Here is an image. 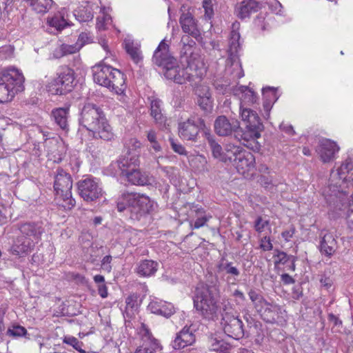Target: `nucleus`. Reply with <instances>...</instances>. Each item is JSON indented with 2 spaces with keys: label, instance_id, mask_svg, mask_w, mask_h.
<instances>
[{
  "label": "nucleus",
  "instance_id": "f257e3e1",
  "mask_svg": "<svg viewBox=\"0 0 353 353\" xmlns=\"http://www.w3.org/2000/svg\"><path fill=\"white\" fill-rule=\"evenodd\" d=\"M80 124L92 132L93 137L110 141L113 139L112 128L100 108L92 103L85 104L81 111Z\"/></svg>",
  "mask_w": 353,
  "mask_h": 353
},
{
  "label": "nucleus",
  "instance_id": "f03ea898",
  "mask_svg": "<svg viewBox=\"0 0 353 353\" xmlns=\"http://www.w3.org/2000/svg\"><path fill=\"white\" fill-rule=\"evenodd\" d=\"M352 170L353 161L347 159L336 171L332 170L329 185L323 191V195L330 205H335L338 199L341 201L347 195L349 192L346 188H353V180L347 181L344 176Z\"/></svg>",
  "mask_w": 353,
  "mask_h": 353
},
{
  "label": "nucleus",
  "instance_id": "7ed1b4c3",
  "mask_svg": "<svg viewBox=\"0 0 353 353\" xmlns=\"http://www.w3.org/2000/svg\"><path fill=\"white\" fill-rule=\"evenodd\" d=\"M94 81L117 94H122L126 88L124 74L105 62H101L92 68Z\"/></svg>",
  "mask_w": 353,
  "mask_h": 353
},
{
  "label": "nucleus",
  "instance_id": "20e7f679",
  "mask_svg": "<svg viewBox=\"0 0 353 353\" xmlns=\"http://www.w3.org/2000/svg\"><path fill=\"white\" fill-rule=\"evenodd\" d=\"M117 206L119 212L127 211L132 219L139 220L153 210L154 202L145 195L128 192L118 199Z\"/></svg>",
  "mask_w": 353,
  "mask_h": 353
},
{
  "label": "nucleus",
  "instance_id": "39448f33",
  "mask_svg": "<svg viewBox=\"0 0 353 353\" xmlns=\"http://www.w3.org/2000/svg\"><path fill=\"white\" fill-rule=\"evenodd\" d=\"M219 287L216 284H206L196 288L194 305L203 317L212 319L219 311Z\"/></svg>",
  "mask_w": 353,
  "mask_h": 353
},
{
  "label": "nucleus",
  "instance_id": "423d86ee",
  "mask_svg": "<svg viewBox=\"0 0 353 353\" xmlns=\"http://www.w3.org/2000/svg\"><path fill=\"white\" fill-rule=\"evenodd\" d=\"M24 77L18 70L10 68L0 74V103L11 101L15 94L23 91Z\"/></svg>",
  "mask_w": 353,
  "mask_h": 353
},
{
  "label": "nucleus",
  "instance_id": "0eeeda50",
  "mask_svg": "<svg viewBox=\"0 0 353 353\" xmlns=\"http://www.w3.org/2000/svg\"><path fill=\"white\" fill-rule=\"evenodd\" d=\"M163 69L165 78L179 84L194 81L197 79H201L203 75L200 66L189 61L187 66L184 67L179 65L175 59Z\"/></svg>",
  "mask_w": 353,
  "mask_h": 353
},
{
  "label": "nucleus",
  "instance_id": "6e6552de",
  "mask_svg": "<svg viewBox=\"0 0 353 353\" xmlns=\"http://www.w3.org/2000/svg\"><path fill=\"white\" fill-rule=\"evenodd\" d=\"M163 69L165 78L179 84L194 81L197 79H201L203 75L200 66L189 61L187 66L184 67L179 65L175 59Z\"/></svg>",
  "mask_w": 353,
  "mask_h": 353
},
{
  "label": "nucleus",
  "instance_id": "1a4fd4ad",
  "mask_svg": "<svg viewBox=\"0 0 353 353\" xmlns=\"http://www.w3.org/2000/svg\"><path fill=\"white\" fill-rule=\"evenodd\" d=\"M240 23L237 21L232 23V31L229 41L228 59L226 62L225 71L234 79H240L244 73L239 61V51L241 49L240 34L239 29Z\"/></svg>",
  "mask_w": 353,
  "mask_h": 353
},
{
  "label": "nucleus",
  "instance_id": "9d476101",
  "mask_svg": "<svg viewBox=\"0 0 353 353\" xmlns=\"http://www.w3.org/2000/svg\"><path fill=\"white\" fill-rule=\"evenodd\" d=\"M205 139L207 140L213 157L225 163H234L243 149L232 143H227L223 148L216 142L214 137L209 132L205 131Z\"/></svg>",
  "mask_w": 353,
  "mask_h": 353
},
{
  "label": "nucleus",
  "instance_id": "9b49d317",
  "mask_svg": "<svg viewBox=\"0 0 353 353\" xmlns=\"http://www.w3.org/2000/svg\"><path fill=\"white\" fill-rule=\"evenodd\" d=\"M240 115L242 121L246 123L245 129L241 134L242 140L248 141L260 138L263 125L257 113L248 107L240 105Z\"/></svg>",
  "mask_w": 353,
  "mask_h": 353
},
{
  "label": "nucleus",
  "instance_id": "f8f14e48",
  "mask_svg": "<svg viewBox=\"0 0 353 353\" xmlns=\"http://www.w3.org/2000/svg\"><path fill=\"white\" fill-rule=\"evenodd\" d=\"M72 181L70 175L61 168L57 169L54 188L57 196L65 203L63 204L64 208H72L75 205V200L72 198Z\"/></svg>",
  "mask_w": 353,
  "mask_h": 353
},
{
  "label": "nucleus",
  "instance_id": "ddd939ff",
  "mask_svg": "<svg viewBox=\"0 0 353 353\" xmlns=\"http://www.w3.org/2000/svg\"><path fill=\"white\" fill-rule=\"evenodd\" d=\"M74 71L70 68H64L47 86L48 91L52 94L63 95L71 92L74 86Z\"/></svg>",
  "mask_w": 353,
  "mask_h": 353
},
{
  "label": "nucleus",
  "instance_id": "4468645a",
  "mask_svg": "<svg viewBox=\"0 0 353 353\" xmlns=\"http://www.w3.org/2000/svg\"><path fill=\"white\" fill-rule=\"evenodd\" d=\"M205 128V121L196 116H191L186 121L179 123V134L188 141H196L200 129Z\"/></svg>",
  "mask_w": 353,
  "mask_h": 353
},
{
  "label": "nucleus",
  "instance_id": "2eb2a0df",
  "mask_svg": "<svg viewBox=\"0 0 353 353\" xmlns=\"http://www.w3.org/2000/svg\"><path fill=\"white\" fill-rule=\"evenodd\" d=\"M79 194L84 201L91 202L101 198L103 190L97 179L87 177L77 183Z\"/></svg>",
  "mask_w": 353,
  "mask_h": 353
},
{
  "label": "nucleus",
  "instance_id": "dca6fc26",
  "mask_svg": "<svg viewBox=\"0 0 353 353\" xmlns=\"http://www.w3.org/2000/svg\"><path fill=\"white\" fill-rule=\"evenodd\" d=\"M221 325L224 332L230 337L239 339L244 336L242 321L236 316L229 314L223 316Z\"/></svg>",
  "mask_w": 353,
  "mask_h": 353
},
{
  "label": "nucleus",
  "instance_id": "f3484780",
  "mask_svg": "<svg viewBox=\"0 0 353 353\" xmlns=\"http://www.w3.org/2000/svg\"><path fill=\"white\" fill-rule=\"evenodd\" d=\"M258 313L267 323H274L284 319L285 310L276 303L267 302Z\"/></svg>",
  "mask_w": 353,
  "mask_h": 353
},
{
  "label": "nucleus",
  "instance_id": "a211bd4d",
  "mask_svg": "<svg viewBox=\"0 0 353 353\" xmlns=\"http://www.w3.org/2000/svg\"><path fill=\"white\" fill-rule=\"evenodd\" d=\"M19 230L21 233V236L34 245L40 241L43 232V229L40 224L30 222L21 224Z\"/></svg>",
  "mask_w": 353,
  "mask_h": 353
},
{
  "label": "nucleus",
  "instance_id": "6ab92c4d",
  "mask_svg": "<svg viewBox=\"0 0 353 353\" xmlns=\"http://www.w3.org/2000/svg\"><path fill=\"white\" fill-rule=\"evenodd\" d=\"M214 131L221 137L228 136L233 131L240 128L239 122L236 121L231 123L225 116H219L214 121Z\"/></svg>",
  "mask_w": 353,
  "mask_h": 353
},
{
  "label": "nucleus",
  "instance_id": "aec40b11",
  "mask_svg": "<svg viewBox=\"0 0 353 353\" xmlns=\"http://www.w3.org/2000/svg\"><path fill=\"white\" fill-rule=\"evenodd\" d=\"M169 46L163 39L159 45L153 55V62L163 68L175 59L169 52Z\"/></svg>",
  "mask_w": 353,
  "mask_h": 353
},
{
  "label": "nucleus",
  "instance_id": "412c9836",
  "mask_svg": "<svg viewBox=\"0 0 353 353\" xmlns=\"http://www.w3.org/2000/svg\"><path fill=\"white\" fill-rule=\"evenodd\" d=\"M179 23L183 32L195 39H198L200 37V30L198 28L196 20L191 13H182L179 19Z\"/></svg>",
  "mask_w": 353,
  "mask_h": 353
},
{
  "label": "nucleus",
  "instance_id": "4be33fe9",
  "mask_svg": "<svg viewBox=\"0 0 353 353\" xmlns=\"http://www.w3.org/2000/svg\"><path fill=\"white\" fill-rule=\"evenodd\" d=\"M254 164L255 157L254 154L243 150L232 165L239 173L244 174L250 171L254 167Z\"/></svg>",
  "mask_w": 353,
  "mask_h": 353
},
{
  "label": "nucleus",
  "instance_id": "5701e85b",
  "mask_svg": "<svg viewBox=\"0 0 353 353\" xmlns=\"http://www.w3.org/2000/svg\"><path fill=\"white\" fill-rule=\"evenodd\" d=\"M339 150L336 143L330 139H323L320 142L319 154L324 163L332 161Z\"/></svg>",
  "mask_w": 353,
  "mask_h": 353
},
{
  "label": "nucleus",
  "instance_id": "b1692460",
  "mask_svg": "<svg viewBox=\"0 0 353 353\" xmlns=\"http://www.w3.org/2000/svg\"><path fill=\"white\" fill-rule=\"evenodd\" d=\"M259 9V3L256 0H242L235 7V14L241 19L249 17L252 12Z\"/></svg>",
  "mask_w": 353,
  "mask_h": 353
},
{
  "label": "nucleus",
  "instance_id": "393cba45",
  "mask_svg": "<svg viewBox=\"0 0 353 353\" xmlns=\"http://www.w3.org/2000/svg\"><path fill=\"white\" fill-rule=\"evenodd\" d=\"M320 242V251L323 254L330 257L337 249V242L332 233L321 232Z\"/></svg>",
  "mask_w": 353,
  "mask_h": 353
},
{
  "label": "nucleus",
  "instance_id": "a878e982",
  "mask_svg": "<svg viewBox=\"0 0 353 353\" xmlns=\"http://www.w3.org/2000/svg\"><path fill=\"white\" fill-rule=\"evenodd\" d=\"M195 341V336L189 327H184L177 334L172 342V347L175 350L184 348L192 345Z\"/></svg>",
  "mask_w": 353,
  "mask_h": 353
},
{
  "label": "nucleus",
  "instance_id": "bb28decb",
  "mask_svg": "<svg viewBox=\"0 0 353 353\" xmlns=\"http://www.w3.org/2000/svg\"><path fill=\"white\" fill-rule=\"evenodd\" d=\"M141 334L143 343L142 346L138 348L136 352H139V353H154L159 347L157 341L152 337L149 330L145 327L144 325L141 331Z\"/></svg>",
  "mask_w": 353,
  "mask_h": 353
},
{
  "label": "nucleus",
  "instance_id": "cd10ccee",
  "mask_svg": "<svg viewBox=\"0 0 353 353\" xmlns=\"http://www.w3.org/2000/svg\"><path fill=\"white\" fill-rule=\"evenodd\" d=\"M118 167L123 174L127 172L136 168L139 165V155L131 152H127L117 161Z\"/></svg>",
  "mask_w": 353,
  "mask_h": 353
},
{
  "label": "nucleus",
  "instance_id": "c85d7f7f",
  "mask_svg": "<svg viewBox=\"0 0 353 353\" xmlns=\"http://www.w3.org/2000/svg\"><path fill=\"white\" fill-rule=\"evenodd\" d=\"M148 309L152 313L159 314L167 318L174 313L173 305L171 303L162 300L152 301L148 305Z\"/></svg>",
  "mask_w": 353,
  "mask_h": 353
},
{
  "label": "nucleus",
  "instance_id": "c756f323",
  "mask_svg": "<svg viewBox=\"0 0 353 353\" xmlns=\"http://www.w3.org/2000/svg\"><path fill=\"white\" fill-rule=\"evenodd\" d=\"M34 245L33 243H31L25 237L19 236L14 241L10 248V252L13 255L23 256L30 252L34 248Z\"/></svg>",
  "mask_w": 353,
  "mask_h": 353
},
{
  "label": "nucleus",
  "instance_id": "7c9ffc66",
  "mask_svg": "<svg viewBox=\"0 0 353 353\" xmlns=\"http://www.w3.org/2000/svg\"><path fill=\"white\" fill-rule=\"evenodd\" d=\"M52 116L56 124L63 130L68 131L69 108H59L52 111Z\"/></svg>",
  "mask_w": 353,
  "mask_h": 353
},
{
  "label": "nucleus",
  "instance_id": "2f4dec72",
  "mask_svg": "<svg viewBox=\"0 0 353 353\" xmlns=\"http://www.w3.org/2000/svg\"><path fill=\"white\" fill-rule=\"evenodd\" d=\"M235 95L239 96L241 101L240 105L243 107L254 104L257 100V97L254 91L246 86H240L236 89Z\"/></svg>",
  "mask_w": 353,
  "mask_h": 353
},
{
  "label": "nucleus",
  "instance_id": "473e14b6",
  "mask_svg": "<svg viewBox=\"0 0 353 353\" xmlns=\"http://www.w3.org/2000/svg\"><path fill=\"white\" fill-rule=\"evenodd\" d=\"M46 145L48 147V153L55 158L57 157L59 159L61 158V156L66 151L64 143L59 139L52 138L46 140Z\"/></svg>",
  "mask_w": 353,
  "mask_h": 353
},
{
  "label": "nucleus",
  "instance_id": "72a5a7b5",
  "mask_svg": "<svg viewBox=\"0 0 353 353\" xmlns=\"http://www.w3.org/2000/svg\"><path fill=\"white\" fill-rule=\"evenodd\" d=\"M158 270V263L153 260H143L137 265L136 272L141 276H150Z\"/></svg>",
  "mask_w": 353,
  "mask_h": 353
},
{
  "label": "nucleus",
  "instance_id": "f704fd0d",
  "mask_svg": "<svg viewBox=\"0 0 353 353\" xmlns=\"http://www.w3.org/2000/svg\"><path fill=\"white\" fill-rule=\"evenodd\" d=\"M65 10H63L53 17L48 19V23L50 26L54 28L57 30L61 31L65 27L70 26L68 19L65 17Z\"/></svg>",
  "mask_w": 353,
  "mask_h": 353
},
{
  "label": "nucleus",
  "instance_id": "c9c22d12",
  "mask_svg": "<svg viewBox=\"0 0 353 353\" xmlns=\"http://www.w3.org/2000/svg\"><path fill=\"white\" fill-rule=\"evenodd\" d=\"M276 253L274 255L275 265H286L288 270H295L296 258L292 255H288L284 252L279 250L275 251Z\"/></svg>",
  "mask_w": 353,
  "mask_h": 353
},
{
  "label": "nucleus",
  "instance_id": "e433bc0d",
  "mask_svg": "<svg viewBox=\"0 0 353 353\" xmlns=\"http://www.w3.org/2000/svg\"><path fill=\"white\" fill-rule=\"evenodd\" d=\"M161 101L159 99H154L151 100L150 114L159 125H164L166 120L165 117L161 113Z\"/></svg>",
  "mask_w": 353,
  "mask_h": 353
},
{
  "label": "nucleus",
  "instance_id": "4c0bfd02",
  "mask_svg": "<svg viewBox=\"0 0 353 353\" xmlns=\"http://www.w3.org/2000/svg\"><path fill=\"white\" fill-rule=\"evenodd\" d=\"M123 174L126 176L128 181L134 185H144L148 181V176L137 168Z\"/></svg>",
  "mask_w": 353,
  "mask_h": 353
},
{
  "label": "nucleus",
  "instance_id": "58836bf2",
  "mask_svg": "<svg viewBox=\"0 0 353 353\" xmlns=\"http://www.w3.org/2000/svg\"><path fill=\"white\" fill-rule=\"evenodd\" d=\"M125 48L134 63H138L142 60L141 52L137 43L130 40H125Z\"/></svg>",
  "mask_w": 353,
  "mask_h": 353
},
{
  "label": "nucleus",
  "instance_id": "ea45409f",
  "mask_svg": "<svg viewBox=\"0 0 353 353\" xmlns=\"http://www.w3.org/2000/svg\"><path fill=\"white\" fill-rule=\"evenodd\" d=\"M248 296L252 303L253 307L257 312H259L260 309H262L268 302L263 295L258 290L254 289H250L249 290Z\"/></svg>",
  "mask_w": 353,
  "mask_h": 353
},
{
  "label": "nucleus",
  "instance_id": "a19ab883",
  "mask_svg": "<svg viewBox=\"0 0 353 353\" xmlns=\"http://www.w3.org/2000/svg\"><path fill=\"white\" fill-rule=\"evenodd\" d=\"M195 46L183 45L181 49V59H185V61L188 63V61L194 62V63L201 65L199 59L197 58V54L194 53V48Z\"/></svg>",
  "mask_w": 353,
  "mask_h": 353
},
{
  "label": "nucleus",
  "instance_id": "79ce46f5",
  "mask_svg": "<svg viewBox=\"0 0 353 353\" xmlns=\"http://www.w3.org/2000/svg\"><path fill=\"white\" fill-rule=\"evenodd\" d=\"M138 296L136 294H132L125 299V315L126 317L132 318L138 307Z\"/></svg>",
  "mask_w": 353,
  "mask_h": 353
},
{
  "label": "nucleus",
  "instance_id": "37998d69",
  "mask_svg": "<svg viewBox=\"0 0 353 353\" xmlns=\"http://www.w3.org/2000/svg\"><path fill=\"white\" fill-rule=\"evenodd\" d=\"M197 218L194 223H190L192 229H198L205 225L206 223L212 218V216L205 214L202 208H198L196 210Z\"/></svg>",
  "mask_w": 353,
  "mask_h": 353
},
{
  "label": "nucleus",
  "instance_id": "c03bdc74",
  "mask_svg": "<svg viewBox=\"0 0 353 353\" xmlns=\"http://www.w3.org/2000/svg\"><path fill=\"white\" fill-rule=\"evenodd\" d=\"M52 0H34L31 1L30 6L37 13H46L51 8Z\"/></svg>",
  "mask_w": 353,
  "mask_h": 353
},
{
  "label": "nucleus",
  "instance_id": "a18cd8bd",
  "mask_svg": "<svg viewBox=\"0 0 353 353\" xmlns=\"http://www.w3.org/2000/svg\"><path fill=\"white\" fill-rule=\"evenodd\" d=\"M210 348L212 351L225 352L230 348V345L222 339L212 337L210 339Z\"/></svg>",
  "mask_w": 353,
  "mask_h": 353
},
{
  "label": "nucleus",
  "instance_id": "49530a36",
  "mask_svg": "<svg viewBox=\"0 0 353 353\" xmlns=\"http://www.w3.org/2000/svg\"><path fill=\"white\" fill-rule=\"evenodd\" d=\"M76 19L80 22H86L92 19L93 14L91 11L86 8H79L74 13Z\"/></svg>",
  "mask_w": 353,
  "mask_h": 353
},
{
  "label": "nucleus",
  "instance_id": "de8ad7c7",
  "mask_svg": "<svg viewBox=\"0 0 353 353\" xmlns=\"http://www.w3.org/2000/svg\"><path fill=\"white\" fill-rule=\"evenodd\" d=\"M26 329L21 325H13L7 330V334L12 337L23 336H26Z\"/></svg>",
  "mask_w": 353,
  "mask_h": 353
},
{
  "label": "nucleus",
  "instance_id": "09e8293b",
  "mask_svg": "<svg viewBox=\"0 0 353 353\" xmlns=\"http://www.w3.org/2000/svg\"><path fill=\"white\" fill-rule=\"evenodd\" d=\"M219 269L220 270L224 271L226 274H230L234 277H237L240 274L239 270L236 267L233 266L231 262L221 263L219 265Z\"/></svg>",
  "mask_w": 353,
  "mask_h": 353
},
{
  "label": "nucleus",
  "instance_id": "8fccbe9b",
  "mask_svg": "<svg viewBox=\"0 0 353 353\" xmlns=\"http://www.w3.org/2000/svg\"><path fill=\"white\" fill-rule=\"evenodd\" d=\"M197 103L206 112H210L212 110L213 99L212 97L198 98Z\"/></svg>",
  "mask_w": 353,
  "mask_h": 353
},
{
  "label": "nucleus",
  "instance_id": "3c124183",
  "mask_svg": "<svg viewBox=\"0 0 353 353\" xmlns=\"http://www.w3.org/2000/svg\"><path fill=\"white\" fill-rule=\"evenodd\" d=\"M63 342L66 344H68L72 346L75 350H77L80 353H86V352L81 349L82 343L80 342L77 338L74 336H65L63 339Z\"/></svg>",
  "mask_w": 353,
  "mask_h": 353
},
{
  "label": "nucleus",
  "instance_id": "603ef678",
  "mask_svg": "<svg viewBox=\"0 0 353 353\" xmlns=\"http://www.w3.org/2000/svg\"><path fill=\"white\" fill-rule=\"evenodd\" d=\"M195 94L197 98L212 97L210 89L205 84H200L195 88Z\"/></svg>",
  "mask_w": 353,
  "mask_h": 353
},
{
  "label": "nucleus",
  "instance_id": "864d4df0",
  "mask_svg": "<svg viewBox=\"0 0 353 353\" xmlns=\"http://www.w3.org/2000/svg\"><path fill=\"white\" fill-rule=\"evenodd\" d=\"M97 22V28L99 30L106 29V26L111 22V17L108 14H103L101 17H98Z\"/></svg>",
  "mask_w": 353,
  "mask_h": 353
},
{
  "label": "nucleus",
  "instance_id": "5fc2aeb1",
  "mask_svg": "<svg viewBox=\"0 0 353 353\" xmlns=\"http://www.w3.org/2000/svg\"><path fill=\"white\" fill-rule=\"evenodd\" d=\"M92 42V38L90 33L87 32H81L78 38L77 43L79 46L80 48H81L83 46L87 43H90Z\"/></svg>",
  "mask_w": 353,
  "mask_h": 353
},
{
  "label": "nucleus",
  "instance_id": "6e6d98bb",
  "mask_svg": "<svg viewBox=\"0 0 353 353\" xmlns=\"http://www.w3.org/2000/svg\"><path fill=\"white\" fill-rule=\"evenodd\" d=\"M269 225V221L264 220L261 216H258L254 222V229L256 232L261 233L264 228Z\"/></svg>",
  "mask_w": 353,
  "mask_h": 353
},
{
  "label": "nucleus",
  "instance_id": "4d7b16f0",
  "mask_svg": "<svg viewBox=\"0 0 353 353\" xmlns=\"http://www.w3.org/2000/svg\"><path fill=\"white\" fill-rule=\"evenodd\" d=\"M203 7L205 10L204 16L205 17V18L210 19L214 14V10L212 8V4L211 1L210 0H203Z\"/></svg>",
  "mask_w": 353,
  "mask_h": 353
},
{
  "label": "nucleus",
  "instance_id": "13d9d810",
  "mask_svg": "<svg viewBox=\"0 0 353 353\" xmlns=\"http://www.w3.org/2000/svg\"><path fill=\"white\" fill-rule=\"evenodd\" d=\"M79 46L76 43L74 45L63 44L61 50L64 54H74L80 50Z\"/></svg>",
  "mask_w": 353,
  "mask_h": 353
},
{
  "label": "nucleus",
  "instance_id": "bf43d9fd",
  "mask_svg": "<svg viewBox=\"0 0 353 353\" xmlns=\"http://www.w3.org/2000/svg\"><path fill=\"white\" fill-rule=\"evenodd\" d=\"M170 145H171L172 149L176 153H178L179 154H181V155H186L187 154V152H186L185 148L181 144L177 143L174 140L172 139L170 141Z\"/></svg>",
  "mask_w": 353,
  "mask_h": 353
},
{
  "label": "nucleus",
  "instance_id": "052dcab7",
  "mask_svg": "<svg viewBox=\"0 0 353 353\" xmlns=\"http://www.w3.org/2000/svg\"><path fill=\"white\" fill-rule=\"evenodd\" d=\"M260 248L263 251L271 250L272 249L273 246L271 243L270 239L268 236L263 237L260 241Z\"/></svg>",
  "mask_w": 353,
  "mask_h": 353
},
{
  "label": "nucleus",
  "instance_id": "680f3d73",
  "mask_svg": "<svg viewBox=\"0 0 353 353\" xmlns=\"http://www.w3.org/2000/svg\"><path fill=\"white\" fill-rule=\"evenodd\" d=\"M127 147L128 148V152H131V150H137V149L141 148V143L137 139H130L128 143H125Z\"/></svg>",
  "mask_w": 353,
  "mask_h": 353
},
{
  "label": "nucleus",
  "instance_id": "e2e57ef3",
  "mask_svg": "<svg viewBox=\"0 0 353 353\" xmlns=\"http://www.w3.org/2000/svg\"><path fill=\"white\" fill-rule=\"evenodd\" d=\"M111 261L112 256L110 255H107L104 256L101 261V268L107 272H110L112 269V267L110 265Z\"/></svg>",
  "mask_w": 353,
  "mask_h": 353
},
{
  "label": "nucleus",
  "instance_id": "0e129e2a",
  "mask_svg": "<svg viewBox=\"0 0 353 353\" xmlns=\"http://www.w3.org/2000/svg\"><path fill=\"white\" fill-rule=\"evenodd\" d=\"M260 184L265 188H269L272 185L270 177L261 174L259 179Z\"/></svg>",
  "mask_w": 353,
  "mask_h": 353
},
{
  "label": "nucleus",
  "instance_id": "69168bd1",
  "mask_svg": "<svg viewBox=\"0 0 353 353\" xmlns=\"http://www.w3.org/2000/svg\"><path fill=\"white\" fill-rule=\"evenodd\" d=\"M303 296V289L301 286H296L292 290V299L299 300Z\"/></svg>",
  "mask_w": 353,
  "mask_h": 353
},
{
  "label": "nucleus",
  "instance_id": "338daca9",
  "mask_svg": "<svg viewBox=\"0 0 353 353\" xmlns=\"http://www.w3.org/2000/svg\"><path fill=\"white\" fill-rule=\"evenodd\" d=\"M99 294L102 298H106L108 296V289L105 283L99 284L98 285Z\"/></svg>",
  "mask_w": 353,
  "mask_h": 353
},
{
  "label": "nucleus",
  "instance_id": "774afa93",
  "mask_svg": "<svg viewBox=\"0 0 353 353\" xmlns=\"http://www.w3.org/2000/svg\"><path fill=\"white\" fill-rule=\"evenodd\" d=\"M347 222L349 228L353 230V208L348 210L347 215Z\"/></svg>",
  "mask_w": 353,
  "mask_h": 353
}]
</instances>
